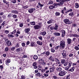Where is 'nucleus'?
Instances as JSON below:
<instances>
[{
  "instance_id": "2f4dec72",
  "label": "nucleus",
  "mask_w": 79,
  "mask_h": 79,
  "mask_svg": "<svg viewBox=\"0 0 79 79\" xmlns=\"http://www.w3.org/2000/svg\"><path fill=\"white\" fill-rule=\"evenodd\" d=\"M13 19H16L17 18V15H12Z\"/></svg>"
},
{
  "instance_id": "680f3d73",
  "label": "nucleus",
  "mask_w": 79,
  "mask_h": 79,
  "mask_svg": "<svg viewBox=\"0 0 79 79\" xmlns=\"http://www.w3.org/2000/svg\"><path fill=\"white\" fill-rule=\"evenodd\" d=\"M23 58H27V56L26 55H25L23 56Z\"/></svg>"
},
{
  "instance_id": "7c9ffc66",
  "label": "nucleus",
  "mask_w": 79,
  "mask_h": 79,
  "mask_svg": "<svg viewBox=\"0 0 79 79\" xmlns=\"http://www.w3.org/2000/svg\"><path fill=\"white\" fill-rule=\"evenodd\" d=\"M23 8H24V9H26V8H29V6L27 5L25 6H23L22 7Z\"/></svg>"
},
{
  "instance_id": "37998d69",
  "label": "nucleus",
  "mask_w": 79,
  "mask_h": 79,
  "mask_svg": "<svg viewBox=\"0 0 79 79\" xmlns=\"http://www.w3.org/2000/svg\"><path fill=\"white\" fill-rule=\"evenodd\" d=\"M72 36L75 37H78V35H77L75 34L73 35Z\"/></svg>"
},
{
  "instance_id": "69168bd1",
  "label": "nucleus",
  "mask_w": 79,
  "mask_h": 79,
  "mask_svg": "<svg viewBox=\"0 0 79 79\" xmlns=\"http://www.w3.org/2000/svg\"><path fill=\"white\" fill-rule=\"evenodd\" d=\"M29 44H30V42L27 41L26 43V45H28Z\"/></svg>"
},
{
  "instance_id": "39448f33",
  "label": "nucleus",
  "mask_w": 79,
  "mask_h": 79,
  "mask_svg": "<svg viewBox=\"0 0 79 79\" xmlns=\"http://www.w3.org/2000/svg\"><path fill=\"white\" fill-rule=\"evenodd\" d=\"M61 53L62 56H64V57L66 56V50H64L63 51H62Z\"/></svg>"
},
{
  "instance_id": "a19ab883",
  "label": "nucleus",
  "mask_w": 79,
  "mask_h": 79,
  "mask_svg": "<svg viewBox=\"0 0 79 79\" xmlns=\"http://www.w3.org/2000/svg\"><path fill=\"white\" fill-rule=\"evenodd\" d=\"M72 64V62H71V61H69V66L71 67V64Z\"/></svg>"
},
{
  "instance_id": "7ed1b4c3",
  "label": "nucleus",
  "mask_w": 79,
  "mask_h": 79,
  "mask_svg": "<svg viewBox=\"0 0 79 79\" xmlns=\"http://www.w3.org/2000/svg\"><path fill=\"white\" fill-rule=\"evenodd\" d=\"M67 72L64 71H61L60 73L59 74V76H64L65 74H66Z\"/></svg>"
},
{
  "instance_id": "5fc2aeb1",
  "label": "nucleus",
  "mask_w": 79,
  "mask_h": 79,
  "mask_svg": "<svg viewBox=\"0 0 79 79\" xmlns=\"http://www.w3.org/2000/svg\"><path fill=\"white\" fill-rule=\"evenodd\" d=\"M22 47H24L26 45V44L25 43H22Z\"/></svg>"
},
{
  "instance_id": "f3484780",
  "label": "nucleus",
  "mask_w": 79,
  "mask_h": 79,
  "mask_svg": "<svg viewBox=\"0 0 79 79\" xmlns=\"http://www.w3.org/2000/svg\"><path fill=\"white\" fill-rule=\"evenodd\" d=\"M21 51H22V48H17L16 50V52H21Z\"/></svg>"
},
{
  "instance_id": "13d9d810",
  "label": "nucleus",
  "mask_w": 79,
  "mask_h": 79,
  "mask_svg": "<svg viewBox=\"0 0 79 79\" xmlns=\"http://www.w3.org/2000/svg\"><path fill=\"white\" fill-rule=\"evenodd\" d=\"M6 61L7 63H10L11 62V60L10 59H7Z\"/></svg>"
},
{
  "instance_id": "c85d7f7f",
  "label": "nucleus",
  "mask_w": 79,
  "mask_h": 79,
  "mask_svg": "<svg viewBox=\"0 0 79 79\" xmlns=\"http://www.w3.org/2000/svg\"><path fill=\"white\" fill-rule=\"evenodd\" d=\"M30 24L31 25H32L33 26H34V25H35V22H32L30 23Z\"/></svg>"
},
{
  "instance_id": "6ab92c4d",
  "label": "nucleus",
  "mask_w": 79,
  "mask_h": 79,
  "mask_svg": "<svg viewBox=\"0 0 79 79\" xmlns=\"http://www.w3.org/2000/svg\"><path fill=\"white\" fill-rule=\"evenodd\" d=\"M54 35H56V36H60V33H53Z\"/></svg>"
},
{
  "instance_id": "864d4df0",
  "label": "nucleus",
  "mask_w": 79,
  "mask_h": 79,
  "mask_svg": "<svg viewBox=\"0 0 79 79\" xmlns=\"http://www.w3.org/2000/svg\"><path fill=\"white\" fill-rule=\"evenodd\" d=\"M3 2L4 3H6V4H8V2H6V0H3Z\"/></svg>"
},
{
  "instance_id": "ddd939ff",
  "label": "nucleus",
  "mask_w": 79,
  "mask_h": 79,
  "mask_svg": "<svg viewBox=\"0 0 79 79\" xmlns=\"http://www.w3.org/2000/svg\"><path fill=\"white\" fill-rule=\"evenodd\" d=\"M24 31L25 32V33H28L29 31H30V28H26L25 29Z\"/></svg>"
},
{
  "instance_id": "338daca9",
  "label": "nucleus",
  "mask_w": 79,
  "mask_h": 79,
  "mask_svg": "<svg viewBox=\"0 0 79 79\" xmlns=\"http://www.w3.org/2000/svg\"><path fill=\"white\" fill-rule=\"evenodd\" d=\"M55 61H56V62H58L59 61V60H58V59L56 58H55Z\"/></svg>"
},
{
  "instance_id": "9b49d317",
  "label": "nucleus",
  "mask_w": 79,
  "mask_h": 79,
  "mask_svg": "<svg viewBox=\"0 0 79 79\" xmlns=\"http://www.w3.org/2000/svg\"><path fill=\"white\" fill-rule=\"evenodd\" d=\"M62 32V37H63L65 36V31L64 30H62L61 31Z\"/></svg>"
},
{
  "instance_id": "e2e57ef3",
  "label": "nucleus",
  "mask_w": 79,
  "mask_h": 79,
  "mask_svg": "<svg viewBox=\"0 0 79 79\" xmlns=\"http://www.w3.org/2000/svg\"><path fill=\"white\" fill-rule=\"evenodd\" d=\"M44 76H45V77H47L48 76V74L47 73L44 74Z\"/></svg>"
},
{
  "instance_id": "8fccbe9b",
  "label": "nucleus",
  "mask_w": 79,
  "mask_h": 79,
  "mask_svg": "<svg viewBox=\"0 0 79 79\" xmlns=\"http://www.w3.org/2000/svg\"><path fill=\"white\" fill-rule=\"evenodd\" d=\"M51 51L53 53L55 52V49H53V48H51Z\"/></svg>"
},
{
  "instance_id": "603ef678",
  "label": "nucleus",
  "mask_w": 79,
  "mask_h": 79,
  "mask_svg": "<svg viewBox=\"0 0 79 79\" xmlns=\"http://www.w3.org/2000/svg\"><path fill=\"white\" fill-rule=\"evenodd\" d=\"M0 69L1 70H2L3 69V66L2 65H0Z\"/></svg>"
},
{
  "instance_id": "e433bc0d",
  "label": "nucleus",
  "mask_w": 79,
  "mask_h": 79,
  "mask_svg": "<svg viewBox=\"0 0 79 79\" xmlns=\"http://www.w3.org/2000/svg\"><path fill=\"white\" fill-rule=\"evenodd\" d=\"M74 49L76 50H79V48L78 46H75L74 47Z\"/></svg>"
},
{
  "instance_id": "774afa93",
  "label": "nucleus",
  "mask_w": 79,
  "mask_h": 79,
  "mask_svg": "<svg viewBox=\"0 0 79 79\" xmlns=\"http://www.w3.org/2000/svg\"><path fill=\"white\" fill-rule=\"evenodd\" d=\"M12 2L13 3H16V0H13Z\"/></svg>"
},
{
  "instance_id": "b1692460",
  "label": "nucleus",
  "mask_w": 79,
  "mask_h": 79,
  "mask_svg": "<svg viewBox=\"0 0 79 79\" xmlns=\"http://www.w3.org/2000/svg\"><path fill=\"white\" fill-rule=\"evenodd\" d=\"M52 79H58V77H57V76L54 75L52 77Z\"/></svg>"
},
{
  "instance_id": "72a5a7b5",
  "label": "nucleus",
  "mask_w": 79,
  "mask_h": 79,
  "mask_svg": "<svg viewBox=\"0 0 79 79\" xmlns=\"http://www.w3.org/2000/svg\"><path fill=\"white\" fill-rule=\"evenodd\" d=\"M55 15L56 16H60V13L58 12H56L55 13Z\"/></svg>"
},
{
  "instance_id": "bf43d9fd",
  "label": "nucleus",
  "mask_w": 79,
  "mask_h": 79,
  "mask_svg": "<svg viewBox=\"0 0 79 79\" xmlns=\"http://www.w3.org/2000/svg\"><path fill=\"white\" fill-rule=\"evenodd\" d=\"M15 47H17V48H18V47H19V44H17L16 45Z\"/></svg>"
},
{
  "instance_id": "4468645a",
  "label": "nucleus",
  "mask_w": 79,
  "mask_h": 79,
  "mask_svg": "<svg viewBox=\"0 0 79 79\" xmlns=\"http://www.w3.org/2000/svg\"><path fill=\"white\" fill-rule=\"evenodd\" d=\"M36 43L39 45H42V44H43L42 42L40 41H37Z\"/></svg>"
},
{
  "instance_id": "f03ea898",
  "label": "nucleus",
  "mask_w": 79,
  "mask_h": 79,
  "mask_svg": "<svg viewBox=\"0 0 79 79\" xmlns=\"http://www.w3.org/2000/svg\"><path fill=\"white\" fill-rule=\"evenodd\" d=\"M58 5V4L56 3V4H54L53 5H52L50 6L49 7V9H53L54 8H55L56 6H57Z\"/></svg>"
},
{
  "instance_id": "a878e982",
  "label": "nucleus",
  "mask_w": 79,
  "mask_h": 79,
  "mask_svg": "<svg viewBox=\"0 0 79 79\" xmlns=\"http://www.w3.org/2000/svg\"><path fill=\"white\" fill-rule=\"evenodd\" d=\"M53 21V20L52 19H51L48 21L47 23L48 24H51V23H52V22Z\"/></svg>"
},
{
  "instance_id": "09e8293b",
  "label": "nucleus",
  "mask_w": 79,
  "mask_h": 79,
  "mask_svg": "<svg viewBox=\"0 0 79 79\" xmlns=\"http://www.w3.org/2000/svg\"><path fill=\"white\" fill-rule=\"evenodd\" d=\"M50 28L51 30H52V29H54V27L51 26L50 27Z\"/></svg>"
},
{
  "instance_id": "1a4fd4ad",
  "label": "nucleus",
  "mask_w": 79,
  "mask_h": 79,
  "mask_svg": "<svg viewBox=\"0 0 79 79\" xmlns=\"http://www.w3.org/2000/svg\"><path fill=\"white\" fill-rule=\"evenodd\" d=\"M55 67H51L49 68L50 72V73H53L55 71Z\"/></svg>"
},
{
  "instance_id": "dca6fc26",
  "label": "nucleus",
  "mask_w": 79,
  "mask_h": 79,
  "mask_svg": "<svg viewBox=\"0 0 79 79\" xmlns=\"http://www.w3.org/2000/svg\"><path fill=\"white\" fill-rule=\"evenodd\" d=\"M31 47H36L37 45H35V43L34 42H32L31 43Z\"/></svg>"
},
{
  "instance_id": "6e6552de",
  "label": "nucleus",
  "mask_w": 79,
  "mask_h": 79,
  "mask_svg": "<svg viewBox=\"0 0 79 79\" xmlns=\"http://www.w3.org/2000/svg\"><path fill=\"white\" fill-rule=\"evenodd\" d=\"M35 8H31L28 10V11L30 13H32L34 11H35Z\"/></svg>"
},
{
  "instance_id": "2eb2a0df",
  "label": "nucleus",
  "mask_w": 79,
  "mask_h": 79,
  "mask_svg": "<svg viewBox=\"0 0 79 79\" xmlns=\"http://www.w3.org/2000/svg\"><path fill=\"white\" fill-rule=\"evenodd\" d=\"M67 43L69 44H70L71 43V42H72V41L71 40V39L69 38L67 39Z\"/></svg>"
},
{
  "instance_id": "473e14b6",
  "label": "nucleus",
  "mask_w": 79,
  "mask_h": 79,
  "mask_svg": "<svg viewBox=\"0 0 79 79\" xmlns=\"http://www.w3.org/2000/svg\"><path fill=\"white\" fill-rule=\"evenodd\" d=\"M69 66H67L65 68V70H66V71H68L69 69Z\"/></svg>"
},
{
  "instance_id": "58836bf2",
  "label": "nucleus",
  "mask_w": 79,
  "mask_h": 79,
  "mask_svg": "<svg viewBox=\"0 0 79 79\" xmlns=\"http://www.w3.org/2000/svg\"><path fill=\"white\" fill-rule=\"evenodd\" d=\"M4 33L5 34H8L9 33V31L8 30H5Z\"/></svg>"
},
{
  "instance_id": "c9c22d12",
  "label": "nucleus",
  "mask_w": 79,
  "mask_h": 79,
  "mask_svg": "<svg viewBox=\"0 0 79 79\" xmlns=\"http://www.w3.org/2000/svg\"><path fill=\"white\" fill-rule=\"evenodd\" d=\"M79 7V4H78V3H76L75 4V8H78Z\"/></svg>"
},
{
  "instance_id": "6e6d98bb",
  "label": "nucleus",
  "mask_w": 79,
  "mask_h": 79,
  "mask_svg": "<svg viewBox=\"0 0 79 79\" xmlns=\"http://www.w3.org/2000/svg\"><path fill=\"white\" fill-rule=\"evenodd\" d=\"M16 49V48L15 47H13L11 48V50H12V51H13L15 49Z\"/></svg>"
},
{
  "instance_id": "4be33fe9",
  "label": "nucleus",
  "mask_w": 79,
  "mask_h": 79,
  "mask_svg": "<svg viewBox=\"0 0 79 79\" xmlns=\"http://www.w3.org/2000/svg\"><path fill=\"white\" fill-rule=\"evenodd\" d=\"M57 64H58V66H61V63H60V61H58L57 62Z\"/></svg>"
},
{
  "instance_id": "412c9836",
  "label": "nucleus",
  "mask_w": 79,
  "mask_h": 79,
  "mask_svg": "<svg viewBox=\"0 0 79 79\" xmlns=\"http://www.w3.org/2000/svg\"><path fill=\"white\" fill-rule=\"evenodd\" d=\"M7 45L9 46L11 45V41L10 40H9L7 42Z\"/></svg>"
},
{
  "instance_id": "052dcab7",
  "label": "nucleus",
  "mask_w": 79,
  "mask_h": 79,
  "mask_svg": "<svg viewBox=\"0 0 79 79\" xmlns=\"http://www.w3.org/2000/svg\"><path fill=\"white\" fill-rule=\"evenodd\" d=\"M69 57H71L72 56H73V54L71 53L69 55Z\"/></svg>"
},
{
  "instance_id": "393cba45",
  "label": "nucleus",
  "mask_w": 79,
  "mask_h": 79,
  "mask_svg": "<svg viewBox=\"0 0 79 79\" xmlns=\"http://www.w3.org/2000/svg\"><path fill=\"white\" fill-rule=\"evenodd\" d=\"M58 25L55 24V27H54V29H55V30H57V29H58Z\"/></svg>"
},
{
  "instance_id": "c756f323",
  "label": "nucleus",
  "mask_w": 79,
  "mask_h": 79,
  "mask_svg": "<svg viewBox=\"0 0 79 79\" xmlns=\"http://www.w3.org/2000/svg\"><path fill=\"white\" fill-rule=\"evenodd\" d=\"M33 58L34 60H37L38 58L37 56L35 55L33 56Z\"/></svg>"
},
{
  "instance_id": "423d86ee",
  "label": "nucleus",
  "mask_w": 79,
  "mask_h": 79,
  "mask_svg": "<svg viewBox=\"0 0 79 79\" xmlns=\"http://www.w3.org/2000/svg\"><path fill=\"white\" fill-rule=\"evenodd\" d=\"M44 5V4H42L40 3V2H39L37 6H36V7L38 8H40V7H41V8H42V7H43Z\"/></svg>"
},
{
  "instance_id": "0e129e2a",
  "label": "nucleus",
  "mask_w": 79,
  "mask_h": 79,
  "mask_svg": "<svg viewBox=\"0 0 79 79\" xmlns=\"http://www.w3.org/2000/svg\"><path fill=\"white\" fill-rule=\"evenodd\" d=\"M46 55L48 56L49 55H50V52H46Z\"/></svg>"
},
{
  "instance_id": "5701e85b",
  "label": "nucleus",
  "mask_w": 79,
  "mask_h": 79,
  "mask_svg": "<svg viewBox=\"0 0 79 79\" xmlns=\"http://www.w3.org/2000/svg\"><path fill=\"white\" fill-rule=\"evenodd\" d=\"M69 16L73 17L74 16V14L73 13V12H72L69 14Z\"/></svg>"
},
{
  "instance_id": "79ce46f5",
  "label": "nucleus",
  "mask_w": 79,
  "mask_h": 79,
  "mask_svg": "<svg viewBox=\"0 0 79 79\" xmlns=\"http://www.w3.org/2000/svg\"><path fill=\"white\" fill-rule=\"evenodd\" d=\"M8 50H9V48L8 47H6L5 48V51L6 52H8Z\"/></svg>"
},
{
  "instance_id": "cd10ccee",
  "label": "nucleus",
  "mask_w": 79,
  "mask_h": 79,
  "mask_svg": "<svg viewBox=\"0 0 79 79\" xmlns=\"http://www.w3.org/2000/svg\"><path fill=\"white\" fill-rule=\"evenodd\" d=\"M36 76H38L39 77H40V76H41V75H42V74H40V73H38L36 74H35Z\"/></svg>"
},
{
  "instance_id": "aec40b11",
  "label": "nucleus",
  "mask_w": 79,
  "mask_h": 79,
  "mask_svg": "<svg viewBox=\"0 0 79 79\" xmlns=\"http://www.w3.org/2000/svg\"><path fill=\"white\" fill-rule=\"evenodd\" d=\"M56 70L58 71H61V70H62V69L60 67L59 68L58 67L56 68Z\"/></svg>"
},
{
  "instance_id": "20e7f679",
  "label": "nucleus",
  "mask_w": 79,
  "mask_h": 79,
  "mask_svg": "<svg viewBox=\"0 0 79 79\" xmlns=\"http://www.w3.org/2000/svg\"><path fill=\"white\" fill-rule=\"evenodd\" d=\"M64 21L65 23L68 24H70L71 23V22L68 19H65L64 20Z\"/></svg>"
},
{
  "instance_id": "49530a36",
  "label": "nucleus",
  "mask_w": 79,
  "mask_h": 79,
  "mask_svg": "<svg viewBox=\"0 0 79 79\" xmlns=\"http://www.w3.org/2000/svg\"><path fill=\"white\" fill-rule=\"evenodd\" d=\"M65 62V60L64 59H62L61 60V63H64Z\"/></svg>"
},
{
  "instance_id": "f704fd0d",
  "label": "nucleus",
  "mask_w": 79,
  "mask_h": 79,
  "mask_svg": "<svg viewBox=\"0 0 79 79\" xmlns=\"http://www.w3.org/2000/svg\"><path fill=\"white\" fill-rule=\"evenodd\" d=\"M61 2H60V5H63L64 4V0H62L61 1Z\"/></svg>"
},
{
  "instance_id": "f8f14e48",
  "label": "nucleus",
  "mask_w": 79,
  "mask_h": 79,
  "mask_svg": "<svg viewBox=\"0 0 79 79\" xmlns=\"http://www.w3.org/2000/svg\"><path fill=\"white\" fill-rule=\"evenodd\" d=\"M49 60L51 61H55V60H54V58H53V56H50L49 58Z\"/></svg>"
},
{
  "instance_id": "c03bdc74",
  "label": "nucleus",
  "mask_w": 79,
  "mask_h": 79,
  "mask_svg": "<svg viewBox=\"0 0 79 79\" xmlns=\"http://www.w3.org/2000/svg\"><path fill=\"white\" fill-rule=\"evenodd\" d=\"M68 64V62H65L64 63V66H67V65Z\"/></svg>"
},
{
  "instance_id": "a211bd4d",
  "label": "nucleus",
  "mask_w": 79,
  "mask_h": 79,
  "mask_svg": "<svg viewBox=\"0 0 79 79\" xmlns=\"http://www.w3.org/2000/svg\"><path fill=\"white\" fill-rule=\"evenodd\" d=\"M11 13L14 14H18V12L16 10H12L11 11Z\"/></svg>"
},
{
  "instance_id": "4d7b16f0",
  "label": "nucleus",
  "mask_w": 79,
  "mask_h": 79,
  "mask_svg": "<svg viewBox=\"0 0 79 79\" xmlns=\"http://www.w3.org/2000/svg\"><path fill=\"white\" fill-rule=\"evenodd\" d=\"M60 47V46H57L55 47V50H58V48Z\"/></svg>"
},
{
  "instance_id": "0eeeda50",
  "label": "nucleus",
  "mask_w": 79,
  "mask_h": 79,
  "mask_svg": "<svg viewBox=\"0 0 79 79\" xmlns=\"http://www.w3.org/2000/svg\"><path fill=\"white\" fill-rule=\"evenodd\" d=\"M34 28L35 29H39L41 28V26L36 25L34 26Z\"/></svg>"
},
{
  "instance_id": "4c0bfd02",
  "label": "nucleus",
  "mask_w": 79,
  "mask_h": 79,
  "mask_svg": "<svg viewBox=\"0 0 79 79\" xmlns=\"http://www.w3.org/2000/svg\"><path fill=\"white\" fill-rule=\"evenodd\" d=\"M53 2L52 1H50L48 3V5H51L52 4H53Z\"/></svg>"
},
{
  "instance_id": "ea45409f",
  "label": "nucleus",
  "mask_w": 79,
  "mask_h": 79,
  "mask_svg": "<svg viewBox=\"0 0 79 79\" xmlns=\"http://www.w3.org/2000/svg\"><path fill=\"white\" fill-rule=\"evenodd\" d=\"M74 67H73L71 69H70V71H74Z\"/></svg>"
},
{
  "instance_id": "a18cd8bd",
  "label": "nucleus",
  "mask_w": 79,
  "mask_h": 79,
  "mask_svg": "<svg viewBox=\"0 0 79 79\" xmlns=\"http://www.w3.org/2000/svg\"><path fill=\"white\" fill-rule=\"evenodd\" d=\"M19 26H20V27H23V23H20L19 24Z\"/></svg>"
},
{
  "instance_id": "9d476101",
  "label": "nucleus",
  "mask_w": 79,
  "mask_h": 79,
  "mask_svg": "<svg viewBox=\"0 0 79 79\" xmlns=\"http://www.w3.org/2000/svg\"><path fill=\"white\" fill-rule=\"evenodd\" d=\"M47 34V32L46 31H43L42 32H41L40 33V35H42L43 36H44V35H45Z\"/></svg>"
},
{
  "instance_id": "3c124183",
  "label": "nucleus",
  "mask_w": 79,
  "mask_h": 79,
  "mask_svg": "<svg viewBox=\"0 0 79 79\" xmlns=\"http://www.w3.org/2000/svg\"><path fill=\"white\" fill-rule=\"evenodd\" d=\"M45 69H43L41 70V72L43 73H45Z\"/></svg>"
},
{
  "instance_id": "de8ad7c7",
  "label": "nucleus",
  "mask_w": 79,
  "mask_h": 79,
  "mask_svg": "<svg viewBox=\"0 0 79 79\" xmlns=\"http://www.w3.org/2000/svg\"><path fill=\"white\" fill-rule=\"evenodd\" d=\"M38 39L40 40H42V36H40L38 37Z\"/></svg>"
},
{
  "instance_id": "f257e3e1",
  "label": "nucleus",
  "mask_w": 79,
  "mask_h": 79,
  "mask_svg": "<svg viewBox=\"0 0 79 79\" xmlns=\"http://www.w3.org/2000/svg\"><path fill=\"white\" fill-rule=\"evenodd\" d=\"M65 47V41H61L60 42V47L64 48Z\"/></svg>"
},
{
  "instance_id": "bb28decb",
  "label": "nucleus",
  "mask_w": 79,
  "mask_h": 79,
  "mask_svg": "<svg viewBox=\"0 0 79 79\" xmlns=\"http://www.w3.org/2000/svg\"><path fill=\"white\" fill-rule=\"evenodd\" d=\"M12 16H13V15L11 13H10L7 16V17L8 18H11V17H12Z\"/></svg>"
}]
</instances>
